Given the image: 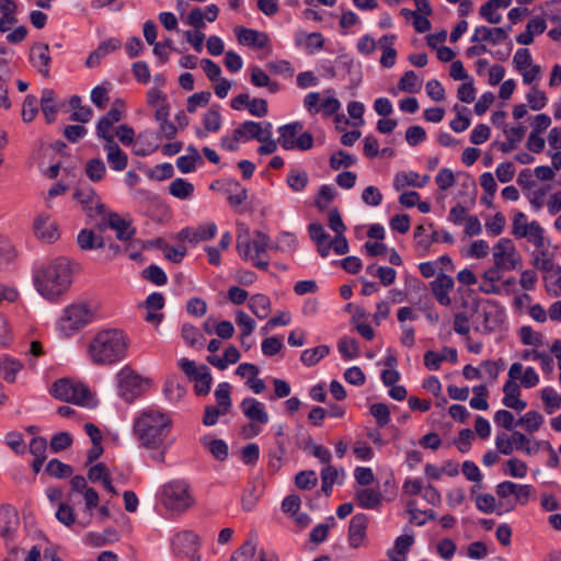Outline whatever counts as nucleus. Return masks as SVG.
<instances>
[{
  "label": "nucleus",
  "instance_id": "26",
  "mask_svg": "<svg viewBox=\"0 0 561 561\" xmlns=\"http://www.w3.org/2000/svg\"><path fill=\"white\" fill-rule=\"evenodd\" d=\"M308 231L311 240L317 244L318 252L322 257L329 255L331 250L330 236L324 230L321 224H310L308 226Z\"/></svg>",
  "mask_w": 561,
  "mask_h": 561
},
{
  "label": "nucleus",
  "instance_id": "42",
  "mask_svg": "<svg viewBox=\"0 0 561 561\" xmlns=\"http://www.w3.org/2000/svg\"><path fill=\"white\" fill-rule=\"evenodd\" d=\"M513 439L515 442V448L527 455H535L539 451L541 443L538 440L531 442L525 434L520 432H513Z\"/></svg>",
  "mask_w": 561,
  "mask_h": 561
},
{
  "label": "nucleus",
  "instance_id": "27",
  "mask_svg": "<svg viewBox=\"0 0 561 561\" xmlns=\"http://www.w3.org/2000/svg\"><path fill=\"white\" fill-rule=\"evenodd\" d=\"M270 238L262 231H255V238L252 240V248L254 249L255 255L251 256L253 265L260 270L266 271L268 267V261L262 260L261 255L266 253L268 248Z\"/></svg>",
  "mask_w": 561,
  "mask_h": 561
},
{
  "label": "nucleus",
  "instance_id": "41",
  "mask_svg": "<svg viewBox=\"0 0 561 561\" xmlns=\"http://www.w3.org/2000/svg\"><path fill=\"white\" fill-rule=\"evenodd\" d=\"M355 496L358 504L368 510L377 507L381 502L380 492L373 489H362L356 492Z\"/></svg>",
  "mask_w": 561,
  "mask_h": 561
},
{
  "label": "nucleus",
  "instance_id": "15",
  "mask_svg": "<svg viewBox=\"0 0 561 561\" xmlns=\"http://www.w3.org/2000/svg\"><path fill=\"white\" fill-rule=\"evenodd\" d=\"M122 102L116 101L115 104L110 108V111L102 116L96 125V135L99 138L105 140L110 138H114V135L111 133V129L114 124L118 123L122 119Z\"/></svg>",
  "mask_w": 561,
  "mask_h": 561
},
{
  "label": "nucleus",
  "instance_id": "10",
  "mask_svg": "<svg viewBox=\"0 0 561 561\" xmlns=\"http://www.w3.org/2000/svg\"><path fill=\"white\" fill-rule=\"evenodd\" d=\"M493 260L494 264L503 271H512L520 262V255L511 239L502 238L493 248Z\"/></svg>",
  "mask_w": 561,
  "mask_h": 561
},
{
  "label": "nucleus",
  "instance_id": "52",
  "mask_svg": "<svg viewBox=\"0 0 561 561\" xmlns=\"http://www.w3.org/2000/svg\"><path fill=\"white\" fill-rule=\"evenodd\" d=\"M46 472L54 478H68L72 474V467L58 459H51L46 466Z\"/></svg>",
  "mask_w": 561,
  "mask_h": 561
},
{
  "label": "nucleus",
  "instance_id": "14",
  "mask_svg": "<svg viewBox=\"0 0 561 561\" xmlns=\"http://www.w3.org/2000/svg\"><path fill=\"white\" fill-rule=\"evenodd\" d=\"M237 129V135L242 138V140H265V135L272 130V124L270 122H253L245 121L242 123Z\"/></svg>",
  "mask_w": 561,
  "mask_h": 561
},
{
  "label": "nucleus",
  "instance_id": "49",
  "mask_svg": "<svg viewBox=\"0 0 561 561\" xmlns=\"http://www.w3.org/2000/svg\"><path fill=\"white\" fill-rule=\"evenodd\" d=\"M106 168L101 159L94 158L87 162L85 174L92 182L101 181L104 178Z\"/></svg>",
  "mask_w": 561,
  "mask_h": 561
},
{
  "label": "nucleus",
  "instance_id": "18",
  "mask_svg": "<svg viewBox=\"0 0 561 561\" xmlns=\"http://www.w3.org/2000/svg\"><path fill=\"white\" fill-rule=\"evenodd\" d=\"M18 527V512L10 505L0 506V536L5 540H11Z\"/></svg>",
  "mask_w": 561,
  "mask_h": 561
},
{
  "label": "nucleus",
  "instance_id": "6",
  "mask_svg": "<svg viewBox=\"0 0 561 561\" xmlns=\"http://www.w3.org/2000/svg\"><path fill=\"white\" fill-rule=\"evenodd\" d=\"M118 394L130 403L145 391L147 379L138 375L130 366H124L116 375Z\"/></svg>",
  "mask_w": 561,
  "mask_h": 561
},
{
  "label": "nucleus",
  "instance_id": "23",
  "mask_svg": "<svg viewBox=\"0 0 561 561\" xmlns=\"http://www.w3.org/2000/svg\"><path fill=\"white\" fill-rule=\"evenodd\" d=\"M122 47V43L118 38H108L99 44L96 49L90 53L85 60L88 68H94L100 65L101 59L104 58L108 53L115 51Z\"/></svg>",
  "mask_w": 561,
  "mask_h": 561
},
{
  "label": "nucleus",
  "instance_id": "46",
  "mask_svg": "<svg viewBox=\"0 0 561 561\" xmlns=\"http://www.w3.org/2000/svg\"><path fill=\"white\" fill-rule=\"evenodd\" d=\"M547 291L552 297L561 296V266L554 267L545 276Z\"/></svg>",
  "mask_w": 561,
  "mask_h": 561
},
{
  "label": "nucleus",
  "instance_id": "55",
  "mask_svg": "<svg viewBox=\"0 0 561 561\" xmlns=\"http://www.w3.org/2000/svg\"><path fill=\"white\" fill-rule=\"evenodd\" d=\"M318 483V477L313 470L300 471L295 477V484L300 490H310Z\"/></svg>",
  "mask_w": 561,
  "mask_h": 561
},
{
  "label": "nucleus",
  "instance_id": "61",
  "mask_svg": "<svg viewBox=\"0 0 561 561\" xmlns=\"http://www.w3.org/2000/svg\"><path fill=\"white\" fill-rule=\"evenodd\" d=\"M228 201L231 206H240L248 198V191L239 182H233L229 188Z\"/></svg>",
  "mask_w": 561,
  "mask_h": 561
},
{
  "label": "nucleus",
  "instance_id": "7",
  "mask_svg": "<svg viewBox=\"0 0 561 561\" xmlns=\"http://www.w3.org/2000/svg\"><path fill=\"white\" fill-rule=\"evenodd\" d=\"M50 392L58 400L80 405L88 404L90 398V390L84 383L68 378L55 381Z\"/></svg>",
  "mask_w": 561,
  "mask_h": 561
},
{
  "label": "nucleus",
  "instance_id": "22",
  "mask_svg": "<svg viewBox=\"0 0 561 561\" xmlns=\"http://www.w3.org/2000/svg\"><path fill=\"white\" fill-rule=\"evenodd\" d=\"M236 34L241 45L265 48L270 43L268 35L256 30L239 27L236 28Z\"/></svg>",
  "mask_w": 561,
  "mask_h": 561
},
{
  "label": "nucleus",
  "instance_id": "24",
  "mask_svg": "<svg viewBox=\"0 0 561 561\" xmlns=\"http://www.w3.org/2000/svg\"><path fill=\"white\" fill-rule=\"evenodd\" d=\"M503 392H504L503 404L506 408H510V409H513L516 411H523L526 409L527 403H526V401L519 399L520 388L515 381L507 380L503 386Z\"/></svg>",
  "mask_w": 561,
  "mask_h": 561
},
{
  "label": "nucleus",
  "instance_id": "16",
  "mask_svg": "<svg viewBox=\"0 0 561 561\" xmlns=\"http://www.w3.org/2000/svg\"><path fill=\"white\" fill-rule=\"evenodd\" d=\"M33 228L36 237L46 242H54L59 238L57 224L49 215H38L34 220Z\"/></svg>",
  "mask_w": 561,
  "mask_h": 561
},
{
  "label": "nucleus",
  "instance_id": "36",
  "mask_svg": "<svg viewBox=\"0 0 561 561\" xmlns=\"http://www.w3.org/2000/svg\"><path fill=\"white\" fill-rule=\"evenodd\" d=\"M413 536L401 535L394 541L393 549L388 551V557L391 561H405L407 553L413 545Z\"/></svg>",
  "mask_w": 561,
  "mask_h": 561
},
{
  "label": "nucleus",
  "instance_id": "12",
  "mask_svg": "<svg viewBox=\"0 0 561 561\" xmlns=\"http://www.w3.org/2000/svg\"><path fill=\"white\" fill-rule=\"evenodd\" d=\"M73 197L82 205L89 217H94V213L103 214L105 210L104 204L101 203L95 191L90 186L77 188Z\"/></svg>",
  "mask_w": 561,
  "mask_h": 561
},
{
  "label": "nucleus",
  "instance_id": "53",
  "mask_svg": "<svg viewBox=\"0 0 561 561\" xmlns=\"http://www.w3.org/2000/svg\"><path fill=\"white\" fill-rule=\"evenodd\" d=\"M541 400L543 402L545 411L552 414L559 409V394L551 387H546L540 391Z\"/></svg>",
  "mask_w": 561,
  "mask_h": 561
},
{
  "label": "nucleus",
  "instance_id": "19",
  "mask_svg": "<svg viewBox=\"0 0 561 561\" xmlns=\"http://www.w3.org/2000/svg\"><path fill=\"white\" fill-rule=\"evenodd\" d=\"M454 279L449 275L440 273L437 277L431 282V289L436 300L442 306H449L451 299L449 297V293L454 288Z\"/></svg>",
  "mask_w": 561,
  "mask_h": 561
},
{
  "label": "nucleus",
  "instance_id": "51",
  "mask_svg": "<svg viewBox=\"0 0 561 561\" xmlns=\"http://www.w3.org/2000/svg\"><path fill=\"white\" fill-rule=\"evenodd\" d=\"M517 423L522 424L528 432L534 433L541 427L543 417L537 411H528L519 417Z\"/></svg>",
  "mask_w": 561,
  "mask_h": 561
},
{
  "label": "nucleus",
  "instance_id": "56",
  "mask_svg": "<svg viewBox=\"0 0 561 561\" xmlns=\"http://www.w3.org/2000/svg\"><path fill=\"white\" fill-rule=\"evenodd\" d=\"M370 414L375 417L379 427H385L390 422V410L385 403H374L369 408Z\"/></svg>",
  "mask_w": 561,
  "mask_h": 561
},
{
  "label": "nucleus",
  "instance_id": "35",
  "mask_svg": "<svg viewBox=\"0 0 561 561\" xmlns=\"http://www.w3.org/2000/svg\"><path fill=\"white\" fill-rule=\"evenodd\" d=\"M23 368V364L11 357L10 355H3L0 357V375L8 382H14L16 374Z\"/></svg>",
  "mask_w": 561,
  "mask_h": 561
},
{
  "label": "nucleus",
  "instance_id": "38",
  "mask_svg": "<svg viewBox=\"0 0 561 561\" xmlns=\"http://www.w3.org/2000/svg\"><path fill=\"white\" fill-rule=\"evenodd\" d=\"M517 238H527V240L531 242L537 249L545 248L543 229L537 221H531L528 225H524L523 231H520Z\"/></svg>",
  "mask_w": 561,
  "mask_h": 561
},
{
  "label": "nucleus",
  "instance_id": "58",
  "mask_svg": "<svg viewBox=\"0 0 561 561\" xmlns=\"http://www.w3.org/2000/svg\"><path fill=\"white\" fill-rule=\"evenodd\" d=\"M203 125L206 131L216 133L221 127V115L218 110H208L203 117Z\"/></svg>",
  "mask_w": 561,
  "mask_h": 561
},
{
  "label": "nucleus",
  "instance_id": "48",
  "mask_svg": "<svg viewBox=\"0 0 561 561\" xmlns=\"http://www.w3.org/2000/svg\"><path fill=\"white\" fill-rule=\"evenodd\" d=\"M335 196L336 190L333 185H322L317 194L314 205L320 211H323L328 208L329 204L335 198Z\"/></svg>",
  "mask_w": 561,
  "mask_h": 561
},
{
  "label": "nucleus",
  "instance_id": "43",
  "mask_svg": "<svg viewBox=\"0 0 561 561\" xmlns=\"http://www.w3.org/2000/svg\"><path fill=\"white\" fill-rule=\"evenodd\" d=\"M330 352V347L327 345H319L313 348L305 350L301 353L300 360L304 365L310 367L318 364L322 358H324Z\"/></svg>",
  "mask_w": 561,
  "mask_h": 561
},
{
  "label": "nucleus",
  "instance_id": "9",
  "mask_svg": "<svg viewBox=\"0 0 561 561\" xmlns=\"http://www.w3.org/2000/svg\"><path fill=\"white\" fill-rule=\"evenodd\" d=\"M180 368L195 382L194 389L196 394L206 396L209 393L213 377L206 365L197 367L194 360L182 358L180 360Z\"/></svg>",
  "mask_w": 561,
  "mask_h": 561
},
{
  "label": "nucleus",
  "instance_id": "33",
  "mask_svg": "<svg viewBox=\"0 0 561 561\" xmlns=\"http://www.w3.org/2000/svg\"><path fill=\"white\" fill-rule=\"evenodd\" d=\"M248 307L252 313L261 320L266 319L272 310L271 299L263 294L251 296L248 301Z\"/></svg>",
  "mask_w": 561,
  "mask_h": 561
},
{
  "label": "nucleus",
  "instance_id": "32",
  "mask_svg": "<svg viewBox=\"0 0 561 561\" xmlns=\"http://www.w3.org/2000/svg\"><path fill=\"white\" fill-rule=\"evenodd\" d=\"M396 35L386 34L380 37L379 46L382 50L380 64L385 68H391L396 64L397 50L393 48Z\"/></svg>",
  "mask_w": 561,
  "mask_h": 561
},
{
  "label": "nucleus",
  "instance_id": "39",
  "mask_svg": "<svg viewBox=\"0 0 561 561\" xmlns=\"http://www.w3.org/2000/svg\"><path fill=\"white\" fill-rule=\"evenodd\" d=\"M41 108L48 124L55 121L57 113L56 95L50 89H44L41 96Z\"/></svg>",
  "mask_w": 561,
  "mask_h": 561
},
{
  "label": "nucleus",
  "instance_id": "11",
  "mask_svg": "<svg viewBox=\"0 0 561 561\" xmlns=\"http://www.w3.org/2000/svg\"><path fill=\"white\" fill-rule=\"evenodd\" d=\"M172 550L178 557H187L199 550L198 536L191 530H183L172 539Z\"/></svg>",
  "mask_w": 561,
  "mask_h": 561
},
{
  "label": "nucleus",
  "instance_id": "54",
  "mask_svg": "<svg viewBox=\"0 0 561 561\" xmlns=\"http://www.w3.org/2000/svg\"><path fill=\"white\" fill-rule=\"evenodd\" d=\"M215 398L219 408L224 409V412H229L231 407L230 397V385L228 382H221L215 390Z\"/></svg>",
  "mask_w": 561,
  "mask_h": 561
},
{
  "label": "nucleus",
  "instance_id": "17",
  "mask_svg": "<svg viewBox=\"0 0 561 561\" xmlns=\"http://www.w3.org/2000/svg\"><path fill=\"white\" fill-rule=\"evenodd\" d=\"M30 61L45 78H48L51 61L48 44L41 42L33 44L30 50Z\"/></svg>",
  "mask_w": 561,
  "mask_h": 561
},
{
  "label": "nucleus",
  "instance_id": "44",
  "mask_svg": "<svg viewBox=\"0 0 561 561\" xmlns=\"http://www.w3.org/2000/svg\"><path fill=\"white\" fill-rule=\"evenodd\" d=\"M256 545V534L251 533L249 538L232 553L231 557L241 561H250L255 554Z\"/></svg>",
  "mask_w": 561,
  "mask_h": 561
},
{
  "label": "nucleus",
  "instance_id": "20",
  "mask_svg": "<svg viewBox=\"0 0 561 561\" xmlns=\"http://www.w3.org/2000/svg\"><path fill=\"white\" fill-rule=\"evenodd\" d=\"M240 408L244 416L252 423L266 424L270 420L264 404L254 398L243 399Z\"/></svg>",
  "mask_w": 561,
  "mask_h": 561
},
{
  "label": "nucleus",
  "instance_id": "60",
  "mask_svg": "<svg viewBox=\"0 0 561 561\" xmlns=\"http://www.w3.org/2000/svg\"><path fill=\"white\" fill-rule=\"evenodd\" d=\"M144 278L154 285L162 286L168 282L165 273L158 265L151 264L142 272Z\"/></svg>",
  "mask_w": 561,
  "mask_h": 561
},
{
  "label": "nucleus",
  "instance_id": "50",
  "mask_svg": "<svg viewBox=\"0 0 561 561\" xmlns=\"http://www.w3.org/2000/svg\"><path fill=\"white\" fill-rule=\"evenodd\" d=\"M339 352L344 359H352L358 356L359 346L354 337L343 336L339 342Z\"/></svg>",
  "mask_w": 561,
  "mask_h": 561
},
{
  "label": "nucleus",
  "instance_id": "3",
  "mask_svg": "<svg viewBox=\"0 0 561 561\" xmlns=\"http://www.w3.org/2000/svg\"><path fill=\"white\" fill-rule=\"evenodd\" d=\"M128 345L129 339L124 331L105 329L90 341L88 355L95 365H112L125 358Z\"/></svg>",
  "mask_w": 561,
  "mask_h": 561
},
{
  "label": "nucleus",
  "instance_id": "31",
  "mask_svg": "<svg viewBox=\"0 0 561 561\" xmlns=\"http://www.w3.org/2000/svg\"><path fill=\"white\" fill-rule=\"evenodd\" d=\"M503 131L506 135V140L500 145V150L507 153L513 151L524 139L526 127L523 125L517 127H508L505 125Z\"/></svg>",
  "mask_w": 561,
  "mask_h": 561
},
{
  "label": "nucleus",
  "instance_id": "25",
  "mask_svg": "<svg viewBox=\"0 0 561 561\" xmlns=\"http://www.w3.org/2000/svg\"><path fill=\"white\" fill-rule=\"evenodd\" d=\"M77 244L82 251L102 249L106 245L103 236L98 234L93 229L84 228L77 236Z\"/></svg>",
  "mask_w": 561,
  "mask_h": 561
},
{
  "label": "nucleus",
  "instance_id": "5",
  "mask_svg": "<svg viewBox=\"0 0 561 561\" xmlns=\"http://www.w3.org/2000/svg\"><path fill=\"white\" fill-rule=\"evenodd\" d=\"M93 314L84 304H73L64 310L58 329L65 336H71L92 321Z\"/></svg>",
  "mask_w": 561,
  "mask_h": 561
},
{
  "label": "nucleus",
  "instance_id": "1",
  "mask_svg": "<svg viewBox=\"0 0 561 561\" xmlns=\"http://www.w3.org/2000/svg\"><path fill=\"white\" fill-rule=\"evenodd\" d=\"M133 430L140 445L150 451L151 459L163 463L172 444V440H169L172 430L171 417L158 410H146L135 420Z\"/></svg>",
  "mask_w": 561,
  "mask_h": 561
},
{
  "label": "nucleus",
  "instance_id": "37",
  "mask_svg": "<svg viewBox=\"0 0 561 561\" xmlns=\"http://www.w3.org/2000/svg\"><path fill=\"white\" fill-rule=\"evenodd\" d=\"M481 316L483 318L482 328L485 333L496 331L503 322V312L497 309L496 305L489 309L484 308Z\"/></svg>",
  "mask_w": 561,
  "mask_h": 561
},
{
  "label": "nucleus",
  "instance_id": "4",
  "mask_svg": "<svg viewBox=\"0 0 561 561\" xmlns=\"http://www.w3.org/2000/svg\"><path fill=\"white\" fill-rule=\"evenodd\" d=\"M304 125L300 122H293L279 126L277 142L285 150L299 149L309 150L313 147V136L309 131H302Z\"/></svg>",
  "mask_w": 561,
  "mask_h": 561
},
{
  "label": "nucleus",
  "instance_id": "63",
  "mask_svg": "<svg viewBox=\"0 0 561 561\" xmlns=\"http://www.w3.org/2000/svg\"><path fill=\"white\" fill-rule=\"evenodd\" d=\"M540 251L538 252H535L533 254L534 256V265L535 267L541 270V271H545V272H550L551 270H553V263H552V256L550 255V253L543 248V249H539Z\"/></svg>",
  "mask_w": 561,
  "mask_h": 561
},
{
  "label": "nucleus",
  "instance_id": "62",
  "mask_svg": "<svg viewBox=\"0 0 561 561\" xmlns=\"http://www.w3.org/2000/svg\"><path fill=\"white\" fill-rule=\"evenodd\" d=\"M355 158L343 150H339L330 158V167L333 170L348 168L355 163Z\"/></svg>",
  "mask_w": 561,
  "mask_h": 561
},
{
  "label": "nucleus",
  "instance_id": "64",
  "mask_svg": "<svg viewBox=\"0 0 561 561\" xmlns=\"http://www.w3.org/2000/svg\"><path fill=\"white\" fill-rule=\"evenodd\" d=\"M236 322L241 329L242 337H249L255 329V321L244 311H238Z\"/></svg>",
  "mask_w": 561,
  "mask_h": 561
},
{
  "label": "nucleus",
  "instance_id": "2",
  "mask_svg": "<svg viewBox=\"0 0 561 561\" xmlns=\"http://www.w3.org/2000/svg\"><path fill=\"white\" fill-rule=\"evenodd\" d=\"M33 279L36 290L45 299L56 301L72 283L70 261L60 256L46 262L34 271Z\"/></svg>",
  "mask_w": 561,
  "mask_h": 561
},
{
  "label": "nucleus",
  "instance_id": "8",
  "mask_svg": "<svg viewBox=\"0 0 561 561\" xmlns=\"http://www.w3.org/2000/svg\"><path fill=\"white\" fill-rule=\"evenodd\" d=\"M162 503L171 511L183 512L193 504L188 485L183 481H172L163 485Z\"/></svg>",
  "mask_w": 561,
  "mask_h": 561
},
{
  "label": "nucleus",
  "instance_id": "59",
  "mask_svg": "<svg viewBox=\"0 0 561 561\" xmlns=\"http://www.w3.org/2000/svg\"><path fill=\"white\" fill-rule=\"evenodd\" d=\"M518 336L524 345L539 346L542 344L541 333L535 332L528 325H524L519 329Z\"/></svg>",
  "mask_w": 561,
  "mask_h": 561
},
{
  "label": "nucleus",
  "instance_id": "47",
  "mask_svg": "<svg viewBox=\"0 0 561 561\" xmlns=\"http://www.w3.org/2000/svg\"><path fill=\"white\" fill-rule=\"evenodd\" d=\"M286 182H287V185L294 192H301L307 187L309 178H308V174L306 171L298 170V169H291L288 172Z\"/></svg>",
  "mask_w": 561,
  "mask_h": 561
},
{
  "label": "nucleus",
  "instance_id": "29",
  "mask_svg": "<svg viewBox=\"0 0 561 561\" xmlns=\"http://www.w3.org/2000/svg\"><path fill=\"white\" fill-rule=\"evenodd\" d=\"M444 353H448L449 357H446L445 354H439L434 351H427L424 354V365L431 370L439 369L440 365L445 360H449L450 363H456L458 359V354L456 348L444 347Z\"/></svg>",
  "mask_w": 561,
  "mask_h": 561
},
{
  "label": "nucleus",
  "instance_id": "34",
  "mask_svg": "<svg viewBox=\"0 0 561 561\" xmlns=\"http://www.w3.org/2000/svg\"><path fill=\"white\" fill-rule=\"evenodd\" d=\"M419 179L420 175L416 172H399L394 176L393 185L397 191L405 186L423 187L430 181V175L424 174L421 181Z\"/></svg>",
  "mask_w": 561,
  "mask_h": 561
},
{
  "label": "nucleus",
  "instance_id": "28",
  "mask_svg": "<svg viewBox=\"0 0 561 561\" xmlns=\"http://www.w3.org/2000/svg\"><path fill=\"white\" fill-rule=\"evenodd\" d=\"M506 39L504 27L479 26L471 36L472 43L491 42L496 45Z\"/></svg>",
  "mask_w": 561,
  "mask_h": 561
},
{
  "label": "nucleus",
  "instance_id": "21",
  "mask_svg": "<svg viewBox=\"0 0 561 561\" xmlns=\"http://www.w3.org/2000/svg\"><path fill=\"white\" fill-rule=\"evenodd\" d=\"M104 150L110 168L114 171H123L127 168L128 156L119 148L114 138L105 139Z\"/></svg>",
  "mask_w": 561,
  "mask_h": 561
},
{
  "label": "nucleus",
  "instance_id": "45",
  "mask_svg": "<svg viewBox=\"0 0 561 561\" xmlns=\"http://www.w3.org/2000/svg\"><path fill=\"white\" fill-rule=\"evenodd\" d=\"M422 80L417 77V75L409 70L403 73V76L400 78L398 82V88L401 91L408 92V93H416L422 89Z\"/></svg>",
  "mask_w": 561,
  "mask_h": 561
},
{
  "label": "nucleus",
  "instance_id": "57",
  "mask_svg": "<svg viewBox=\"0 0 561 561\" xmlns=\"http://www.w3.org/2000/svg\"><path fill=\"white\" fill-rule=\"evenodd\" d=\"M528 105L534 111L543 108L547 104L546 93L537 87H533L526 95Z\"/></svg>",
  "mask_w": 561,
  "mask_h": 561
},
{
  "label": "nucleus",
  "instance_id": "40",
  "mask_svg": "<svg viewBox=\"0 0 561 561\" xmlns=\"http://www.w3.org/2000/svg\"><path fill=\"white\" fill-rule=\"evenodd\" d=\"M169 193L179 199H187L194 193V185L182 178H176L170 183Z\"/></svg>",
  "mask_w": 561,
  "mask_h": 561
},
{
  "label": "nucleus",
  "instance_id": "30",
  "mask_svg": "<svg viewBox=\"0 0 561 561\" xmlns=\"http://www.w3.org/2000/svg\"><path fill=\"white\" fill-rule=\"evenodd\" d=\"M110 228L115 230L116 238L122 241H129L135 234V228L129 221L121 218L117 213H110Z\"/></svg>",
  "mask_w": 561,
  "mask_h": 561
},
{
  "label": "nucleus",
  "instance_id": "13",
  "mask_svg": "<svg viewBox=\"0 0 561 561\" xmlns=\"http://www.w3.org/2000/svg\"><path fill=\"white\" fill-rule=\"evenodd\" d=\"M368 517L363 513H358L351 518L348 526V543L352 548L357 549L366 543Z\"/></svg>",
  "mask_w": 561,
  "mask_h": 561
}]
</instances>
